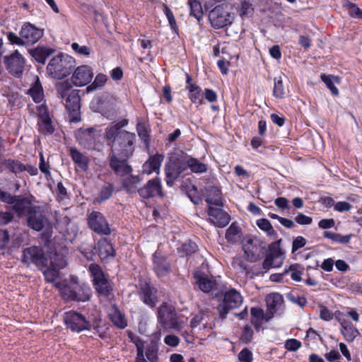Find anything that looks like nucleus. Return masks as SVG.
<instances>
[{
	"label": "nucleus",
	"instance_id": "1",
	"mask_svg": "<svg viewBox=\"0 0 362 362\" xmlns=\"http://www.w3.org/2000/svg\"><path fill=\"white\" fill-rule=\"evenodd\" d=\"M129 123L122 119L111 123L106 129L105 138L110 146V153L124 158H130L135 150L136 134L122 129Z\"/></svg>",
	"mask_w": 362,
	"mask_h": 362
},
{
	"label": "nucleus",
	"instance_id": "2",
	"mask_svg": "<svg viewBox=\"0 0 362 362\" xmlns=\"http://www.w3.org/2000/svg\"><path fill=\"white\" fill-rule=\"evenodd\" d=\"M55 88L58 97L65 100L64 105L69 112V121L71 122L81 121L80 90L71 89V85L68 81L57 83Z\"/></svg>",
	"mask_w": 362,
	"mask_h": 362
},
{
	"label": "nucleus",
	"instance_id": "3",
	"mask_svg": "<svg viewBox=\"0 0 362 362\" xmlns=\"http://www.w3.org/2000/svg\"><path fill=\"white\" fill-rule=\"evenodd\" d=\"M75 66L76 62L72 57L60 53L50 59L47 71L53 78L63 79L72 72Z\"/></svg>",
	"mask_w": 362,
	"mask_h": 362
},
{
	"label": "nucleus",
	"instance_id": "4",
	"mask_svg": "<svg viewBox=\"0 0 362 362\" xmlns=\"http://www.w3.org/2000/svg\"><path fill=\"white\" fill-rule=\"evenodd\" d=\"M232 6L226 1H220L209 13V20L215 29H221L232 24L234 16Z\"/></svg>",
	"mask_w": 362,
	"mask_h": 362
},
{
	"label": "nucleus",
	"instance_id": "5",
	"mask_svg": "<svg viewBox=\"0 0 362 362\" xmlns=\"http://www.w3.org/2000/svg\"><path fill=\"white\" fill-rule=\"evenodd\" d=\"M92 315L85 316L75 310L65 312L63 315V321L66 328L73 332L80 333L90 328Z\"/></svg>",
	"mask_w": 362,
	"mask_h": 362
},
{
	"label": "nucleus",
	"instance_id": "6",
	"mask_svg": "<svg viewBox=\"0 0 362 362\" xmlns=\"http://www.w3.org/2000/svg\"><path fill=\"white\" fill-rule=\"evenodd\" d=\"M60 293L64 299L70 301L85 302L90 300L91 295L90 288L88 286L77 283L64 285L60 288Z\"/></svg>",
	"mask_w": 362,
	"mask_h": 362
},
{
	"label": "nucleus",
	"instance_id": "7",
	"mask_svg": "<svg viewBox=\"0 0 362 362\" xmlns=\"http://www.w3.org/2000/svg\"><path fill=\"white\" fill-rule=\"evenodd\" d=\"M88 269L93 278V285L97 292L100 296H110L112 291V286L101 267L98 264H90Z\"/></svg>",
	"mask_w": 362,
	"mask_h": 362
},
{
	"label": "nucleus",
	"instance_id": "8",
	"mask_svg": "<svg viewBox=\"0 0 362 362\" xmlns=\"http://www.w3.org/2000/svg\"><path fill=\"white\" fill-rule=\"evenodd\" d=\"M243 298L241 294L234 288L226 291L222 301L217 306V310L221 319L224 320L231 310L241 305Z\"/></svg>",
	"mask_w": 362,
	"mask_h": 362
},
{
	"label": "nucleus",
	"instance_id": "9",
	"mask_svg": "<svg viewBox=\"0 0 362 362\" xmlns=\"http://www.w3.org/2000/svg\"><path fill=\"white\" fill-rule=\"evenodd\" d=\"M22 262L28 265L32 263L38 269H43L48 266L49 259L41 247L31 246L23 250Z\"/></svg>",
	"mask_w": 362,
	"mask_h": 362
},
{
	"label": "nucleus",
	"instance_id": "10",
	"mask_svg": "<svg viewBox=\"0 0 362 362\" xmlns=\"http://www.w3.org/2000/svg\"><path fill=\"white\" fill-rule=\"evenodd\" d=\"M25 216L28 226L33 230L40 231L49 223L48 218L40 206H29Z\"/></svg>",
	"mask_w": 362,
	"mask_h": 362
},
{
	"label": "nucleus",
	"instance_id": "11",
	"mask_svg": "<svg viewBox=\"0 0 362 362\" xmlns=\"http://www.w3.org/2000/svg\"><path fill=\"white\" fill-rule=\"evenodd\" d=\"M247 260L256 262L260 259L266 251L264 243L257 237H248L243 245Z\"/></svg>",
	"mask_w": 362,
	"mask_h": 362
},
{
	"label": "nucleus",
	"instance_id": "12",
	"mask_svg": "<svg viewBox=\"0 0 362 362\" xmlns=\"http://www.w3.org/2000/svg\"><path fill=\"white\" fill-rule=\"evenodd\" d=\"M158 320L164 328L175 331H180L183 328V322L178 320L176 312L165 303L158 310Z\"/></svg>",
	"mask_w": 362,
	"mask_h": 362
},
{
	"label": "nucleus",
	"instance_id": "13",
	"mask_svg": "<svg viewBox=\"0 0 362 362\" xmlns=\"http://www.w3.org/2000/svg\"><path fill=\"white\" fill-rule=\"evenodd\" d=\"M186 170V160L177 157H170L165 165L166 184L172 186L175 180Z\"/></svg>",
	"mask_w": 362,
	"mask_h": 362
},
{
	"label": "nucleus",
	"instance_id": "14",
	"mask_svg": "<svg viewBox=\"0 0 362 362\" xmlns=\"http://www.w3.org/2000/svg\"><path fill=\"white\" fill-rule=\"evenodd\" d=\"M87 223L90 229L98 235H109L112 230L105 216L100 211H93L88 215Z\"/></svg>",
	"mask_w": 362,
	"mask_h": 362
},
{
	"label": "nucleus",
	"instance_id": "15",
	"mask_svg": "<svg viewBox=\"0 0 362 362\" xmlns=\"http://www.w3.org/2000/svg\"><path fill=\"white\" fill-rule=\"evenodd\" d=\"M4 62L10 74L17 78L22 76L25 61L18 50H16L8 56H5Z\"/></svg>",
	"mask_w": 362,
	"mask_h": 362
},
{
	"label": "nucleus",
	"instance_id": "16",
	"mask_svg": "<svg viewBox=\"0 0 362 362\" xmlns=\"http://www.w3.org/2000/svg\"><path fill=\"white\" fill-rule=\"evenodd\" d=\"M37 127L40 133L45 136L52 135L55 127L52 123V118L49 115L48 107L45 105H41L37 107Z\"/></svg>",
	"mask_w": 362,
	"mask_h": 362
},
{
	"label": "nucleus",
	"instance_id": "17",
	"mask_svg": "<svg viewBox=\"0 0 362 362\" xmlns=\"http://www.w3.org/2000/svg\"><path fill=\"white\" fill-rule=\"evenodd\" d=\"M129 158L110 153L108 156L109 166L116 175L124 177L133 171L132 166L128 163Z\"/></svg>",
	"mask_w": 362,
	"mask_h": 362
},
{
	"label": "nucleus",
	"instance_id": "18",
	"mask_svg": "<svg viewBox=\"0 0 362 362\" xmlns=\"http://www.w3.org/2000/svg\"><path fill=\"white\" fill-rule=\"evenodd\" d=\"M158 289L148 282L139 285V296L141 300L150 308H154L159 301Z\"/></svg>",
	"mask_w": 362,
	"mask_h": 362
},
{
	"label": "nucleus",
	"instance_id": "19",
	"mask_svg": "<svg viewBox=\"0 0 362 362\" xmlns=\"http://www.w3.org/2000/svg\"><path fill=\"white\" fill-rule=\"evenodd\" d=\"M139 195L146 199H148L156 196L163 197L162 191L161 180L158 177L148 180V182L142 187L137 189Z\"/></svg>",
	"mask_w": 362,
	"mask_h": 362
},
{
	"label": "nucleus",
	"instance_id": "20",
	"mask_svg": "<svg viewBox=\"0 0 362 362\" xmlns=\"http://www.w3.org/2000/svg\"><path fill=\"white\" fill-rule=\"evenodd\" d=\"M19 35L23 38L25 45H33L42 37L44 29L39 28L30 23H25L21 28Z\"/></svg>",
	"mask_w": 362,
	"mask_h": 362
},
{
	"label": "nucleus",
	"instance_id": "21",
	"mask_svg": "<svg viewBox=\"0 0 362 362\" xmlns=\"http://www.w3.org/2000/svg\"><path fill=\"white\" fill-rule=\"evenodd\" d=\"M4 203L11 205L13 210L18 216H21L25 213L27 214V210L31 204V201L27 197L13 195L8 192Z\"/></svg>",
	"mask_w": 362,
	"mask_h": 362
},
{
	"label": "nucleus",
	"instance_id": "22",
	"mask_svg": "<svg viewBox=\"0 0 362 362\" xmlns=\"http://www.w3.org/2000/svg\"><path fill=\"white\" fill-rule=\"evenodd\" d=\"M93 72L90 66L82 65L77 67L71 77L72 83L78 87L88 84L93 79Z\"/></svg>",
	"mask_w": 362,
	"mask_h": 362
},
{
	"label": "nucleus",
	"instance_id": "23",
	"mask_svg": "<svg viewBox=\"0 0 362 362\" xmlns=\"http://www.w3.org/2000/svg\"><path fill=\"white\" fill-rule=\"evenodd\" d=\"M222 207L210 206L207 211L210 222L218 228H224L230 221V216L222 209Z\"/></svg>",
	"mask_w": 362,
	"mask_h": 362
},
{
	"label": "nucleus",
	"instance_id": "24",
	"mask_svg": "<svg viewBox=\"0 0 362 362\" xmlns=\"http://www.w3.org/2000/svg\"><path fill=\"white\" fill-rule=\"evenodd\" d=\"M153 269L158 277H163L168 275L172 269L167 257L160 252L156 251L153 255Z\"/></svg>",
	"mask_w": 362,
	"mask_h": 362
},
{
	"label": "nucleus",
	"instance_id": "25",
	"mask_svg": "<svg viewBox=\"0 0 362 362\" xmlns=\"http://www.w3.org/2000/svg\"><path fill=\"white\" fill-rule=\"evenodd\" d=\"M96 129L93 127L87 129L80 128L75 133V137L78 144L86 148H91L95 142Z\"/></svg>",
	"mask_w": 362,
	"mask_h": 362
},
{
	"label": "nucleus",
	"instance_id": "26",
	"mask_svg": "<svg viewBox=\"0 0 362 362\" xmlns=\"http://www.w3.org/2000/svg\"><path fill=\"white\" fill-rule=\"evenodd\" d=\"M23 168H24V163L19 160L11 158H0V173L6 171L18 177V175L23 173Z\"/></svg>",
	"mask_w": 362,
	"mask_h": 362
},
{
	"label": "nucleus",
	"instance_id": "27",
	"mask_svg": "<svg viewBox=\"0 0 362 362\" xmlns=\"http://www.w3.org/2000/svg\"><path fill=\"white\" fill-rule=\"evenodd\" d=\"M163 159V154L156 153L150 156L142 165L141 175H150L153 172L158 173Z\"/></svg>",
	"mask_w": 362,
	"mask_h": 362
},
{
	"label": "nucleus",
	"instance_id": "28",
	"mask_svg": "<svg viewBox=\"0 0 362 362\" xmlns=\"http://www.w3.org/2000/svg\"><path fill=\"white\" fill-rule=\"evenodd\" d=\"M282 256L280 247L275 243L269 245V254L266 256L262 263V267L264 269H269L270 267H276L279 265L274 263V261Z\"/></svg>",
	"mask_w": 362,
	"mask_h": 362
},
{
	"label": "nucleus",
	"instance_id": "29",
	"mask_svg": "<svg viewBox=\"0 0 362 362\" xmlns=\"http://www.w3.org/2000/svg\"><path fill=\"white\" fill-rule=\"evenodd\" d=\"M69 156L75 165L83 172L88 170L89 158L84 153L80 152L76 147H71L69 150Z\"/></svg>",
	"mask_w": 362,
	"mask_h": 362
},
{
	"label": "nucleus",
	"instance_id": "30",
	"mask_svg": "<svg viewBox=\"0 0 362 362\" xmlns=\"http://www.w3.org/2000/svg\"><path fill=\"white\" fill-rule=\"evenodd\" d=\"M115 99L112 96L105 95L102 97L100 100V112L104 117L110 118L115 113Z\"/></svg>",
	"mask_w": 362,
	"mask_h": 362
},
{
	"label": "nucleus",
	"instance_id": "31",
	"mask_svg": "<svg viewBox=\"0 0 362 362\" xmlns=\"http://www.w3.org/2000/svg\"><path fill=\"white\" fill-rule=\"evenodd\" d=\"M194 278L196 279V284L199 289L204 293H209L213 291L216 285V281L209 279L206 274L195 273Z\"/></svg>",
	"mask_w": 362,
	"mask_h": 362
},
{
	"label": "nucleus",
	"instance_id": "32",
	"mask_svg": "<svg viewBox=\"0 0 362 362\" xmlns=\"http://www.w3.org/2000/svg\"><path fill=\"white\" fill-rule=\"evenodd\" d=\"M98 255L101 259H107L115 256V251L111 243L106 238H101L98 243Z\"/></svg>",
	"mask_w": 362,
	"mask_h": 362
},
{
	"label": "nucleus",
	"instance_id": "33",
	"mask_svg": "<svg viewBox=\"0 0 362 362\" xmlns=\"http://www.w3.org/2000/svg\"><path fill=\"white\" fill-rule=\"evenodd\" d=\"M207 197L205 199L208 204V208L210 206H223L221 191L218 187L211 186L207 189Z\"/></svg>",
	"mask_w": 362,
	"mask_h": 362
},
{
	"label": "nucleus",
	"instance_id": "34",
	"mask_svg": "<svg viewBox=\"0 0 362 362\" xmlns=\"http://www.w3.org/2000/svg\"><path fill=\"white\" fill-rule=\"evenodd\" d=\"M122 181V185L126 192L129 194L137 192V185L143 180L142 175H133L131 173Z\"/></svg>",
	"mask_w": 362,
	"mask_h": 362
},
{
	"label": "nucleus",
	"instance_id": "35",
	"mask_svg": "<svg viewBox=\"0 0 362 362\" xmlns=\"http://www.w3.org/2000/svg\"><path fill=\"white\" fill-rule=\"evenodd\" d=\"M266 303L267 310L272 315H274L284 303L283 296L279 293H271L267 296Z\"/></svg>",
	"mask_w": 362,
	"mask_h": 362
},
{
	"label": "nucleus",
	"instance_id": "36",
	"mask_svg": "<svg viewBox=\"0 0 362 362\" xmlns=\"http://www.w3.org/2000/svg\"><path fill=\"white\" fill-rule=\"evenodd\" d=\"M54 52V49L47 47H37L36 48L29 49V53L35 60L42 64H45L47 57H49Z\"/></svg>",
	"mask_w": 362,
	"mask_h": 362
},
{
	"label": "nucleus",
	"instance_id": "37",
	"mask_svg": "<svg viewBox=\"0 0 362 362\" xmlns=\"http://www.w3.org/2000/svg\"><path fill=\"white\" fill-rule=\"evenodd\" d=\"M341 332L347 341H353L358 334L357 329L349 320H343L341 322Z\"/></svg>",
	"mask_w": 362,
	"mask_h": 362
},
{
	"label": "nucleus",
	"instance_id": "38",
	"mask_svg": "<svg viewBox=\"0 0 362 362\" xmlns=\"http://www.w3.org/2000/svg\"><path fill=\"white\" fill-rule=\"evenodd\" d=\"M114 191V185L112 183L106 182L102 186L98 192L94 202L100 204L109 199Z\"/></svg>",
	"mask_w": 362,
	"mask_h": 362
},
{
	"label": "nucleus",
	"instance_id": "39",
	"mask_svg": "<svg viewBox=\"0 0 362 362\" xmlns=\"http://www.w3.org/2000/svg\"><path fill=\"white\" fill-rule=\"evenodd\" d=\"M28 93L32 97L35 103H39L43 100V89L38 77L28 90Z\"/></svg>",
	"mask_w": 362,
	"mask_h": 362
},
{
	"label": "nucleus",
	"instance_id": "40",
	"mask_svg": "<svg viewBox=\"0 0 362 362\" xmlns=\"http://www.w3.org/2000/svg\"><path fill=\"white\" fill-rule=\"evenodd\" d=\"M321 80L325 83L327 88L330 90L332 94L337 96L339 93L338 88L334 86V82L339 83L340 78L339 76H334L332 75H326L322 74L320 75Z\"/></svg>",
	"mask_w": 362,
	"mask_h": 362
},
{
	"label": "nucleus",
	"instance_id": "41",
	"mask_svg": "<svg viewBox=\"0 0 362 362\" xmlns=\"http://www.w3.org/2000/svg\"><path fill=\"white\" fill-rule=\"evenodd\" d=\"M187 169L189 168L194 173H204L207 171V165L197 158L189 157L186 160Z\"/></svg>",
	"mask_w": 362,
	"mask_h": 362
},
{
	"label": "nucleus",
	"instance_id": "42",
	"mask_svg": "<svg viewBox=\"0 0 362 362\" xmlns=\"http://www.w3.org/2000/svg\"><path fill=\"white\" fill-rule=\"evenodd\" d=\"M197 245L191 240H189L183 243L181 246L177 248V252L180 257H184L194 254L197 252Z\"/></svg>",
	"mask_w": 362,
	"mask_h": 362
},
{
	"label": "nucleus",
	"instance_id": "43",
	"mask_svg": "<svg viewBox=\"0 0 362 362\" xmlns=\"http://www.w3.org/2000/svg\"><path fill=\"white\" fill-rule=\"evenodd\" d=\"M257 226L263 231L266 232L268 236L276 238V231L273 228L270 221L264 218H259L256 222Z\"/></svg>",
	"mask_w": 362,
	"mask_h": 362
},
{
	"label": "nucleus",
	"instance_id": "44",
	"mask_svg": "<svg viewBox=\"0 0 362 362\" xmlns=\"http://www.w3.org/2000/svg\"><path fill=\"white\" fill-rule=\"evenodd\" d=\"M90 321H92V325L90 326V328L88 329V331L93 330V334L95 335L98 336L101 339H104L106 337V332L103 329L102 326L100 325L101 322V320L95 316L92 315L90 317Z\"/></svg>",
	"mask_w": 362,
	"mask_h": 362
},
{
	"label": "nucleus",
	"instance_id": "45",
	"mask_svg": "<svg viewBox=\"0 0 362 362\" xmlns=\"http://www.w3.org/2000/svg\"><path fill=\"white\" fill-rule=\"evenodd\" d=\"M110 319L112 324L119 329H124L127 325L124 316L117 309L110 314Z\"/></svg>",
	"mask_w": 362,
	"mask_h": 362
},
{
	"label": "nucleus",
	"instance_id": "46",
	"mask_svg": "<svg viewBox=\"0 0 362 362\" xmlns=\"http://www.w3.org/2000/svg\"><path fill=\"white\" fill-rule=\"evenodd\" d=\"M188 4L190 8V16H194L199 22L203 17L201 3L197 0H188Z\"/></svg>",
	"mask_w": 362,
	"mask_h": 362
},
{
	"label": "nucleus",
	"instance_id": "47",
	"mask_svg": "<svg viewBox=\"0 0 362 362\" xmlns=\"http://www.w3.org/2000/svg\"><path fill=\"white\" fill-rule=\"evenodd\" d=\"M342 6L351 18L362 19V10L356 4L345 1Z\"/></svg>",
	"mask_w": 362,
	"mask_h": 362
},
{
	"label": "nucleus",
	"instance_id": "48",
	"mask_svg": "<svg viewBox=\"0 0 362 362\" xmlns=\"http://www.w3.org/2000/svg\"><path fill=\"white\" fill-rule=\"evenodd\" d=\"M325 238L331 239L332 241L341 244H347L350 242L351 234L347 235H342L339 233H334L330 231H325L323 233Z\"/></svg>",
	"mask_w": 362,
	"mask_h": 362
},
{
	"label": "nucleus",
	"instance_id": "49",
	"mask_svg": "<svg viewBox=\"0 0 362 362\" xmlns=\"http://www.w3.org/2000/svg\"><path fill=\"white\" fill-rule=\"evenodd\" d=\"M107 76L103 74H98L96 75L93 82L87 86L86 91L91 92L94 90L103 87L107 81Z\"/></svg>",
	"mask_w": 362,
	"mask_h": 362
},
{
	"label": "nucleus",
	"instance_id": "50",
	"mask_svg": "<svg viewBox=\"0 0 362 362\" xmlns=\"http://www.w3.org/2000/svg\"><path fill=\"white\" fill-rule=\"evenodd\" d=\"M285 90L283 85V81L281 76L274 78L273 89V95L276 98L281 99L285 96Z\"/></svg>",
	"mask_w": 362,
	"mask_h": 362
},
{
	"label": "nucleus",
	"instance_id": "51",
	"mask_svg": "<svg viewBox=\"0 0 362 362\" xmlns=\"http://www.w3.org/2000/svg\"><path fill=\"white\" fill-rule=\"evenodd\" d=\"M43 275L47 283H53L59 277V272L58 269L50 265L49 267L47 266L45 268Z\"/></svg>",
	"mask_w": 362,
	"mask_h": 362
},
{
	"label": "nucleus",
	"instance_id": "52",
	"mask_svg": "<svg viewBox=\"0 0 362 362\" xmlns=\"http://www.w3.org/2000/svg\"><path fill=\"white\" fill-rule=\"evenodd\" d=\"M158 346L156 343L151 341L147 346L146 356L150 362H157L158 361Z\"/></svg>",
	"mask_w": 362,
	"mask_h": 362
},
{
	"label": "nucleus",
	"instance_id": "53",
	"mask_svg": "<svg viewBox=\"0 0 362 362\" xmlns=\"http://www.w3.org/2000/svg\"><path fill=\"white\" fill-rule=\"evenodd\" d=\"M136 131L140 139L147 145L150 141V134L147 127L143 122H138Z\"/></svg>",
	"mask_w": 362,
	"mask_h": 362
},
{
	"label": "nucleus",
	"instance_id": "54",
	"mask_svg": "<svg viewBox=\"0 0 362 362\" xmlns=\"http://www.w3.org/2000/svg\"><path fill=\"white\" fill-rule=\"evenodd\" d=\"M240 232L241 229L238 226L237 223L233 222L226 231V239L229 242H233L235 240V236Z\"/></svg>",
	"mask_w": 362,
	"mask_h": 362
},
{
	"label": "nucleus",
	"instance_id": "55",
	"mask_svg": "<svg viewBox=\"0 0 362 362\" xmlns=\"http://www.w3.org/2000/svg\"><path fill=\"white\" fill-rule=\"evenodd\" d=\"M50 264L52 267H55L59 270L66 266V262L64 255L55 253L54 258H50Z\"/></svg>",
	"mask_w": 362,
	"mask_h": 362
},
{
	"label": "nucleus",
	"instance_id": "56",
	"mask_svg": "<svg viewBox=\"0 0 362 362\" xmlns=\"http://www.w3.org/2000/svg\"><path fill=\"white\" fill-rule=\"evenodd\" d=\"M286 297L288 300L299 305L300 308H303L307 304V299L305 297L296 296L293 292L286 293Z\"/></svg>",
	"mask_w": 362,
	"mask_h": 362
},
{
	"label": "nucleus",
	"instance_id": "57",
	"mask_svg": "<svg viewBox=\"0 0 362 362\" xmlns=\"http://www.w3.org/2000/svg\"><path fill=\"white\" fill-rule=\"evenodd\" d=\"M251 313V320H265L267 322L272 317L268 318L265 317L263 309L259 307H252L250 310Z\"/></svg>",
	"mask_w": 362,
	"mask_h": 362
},
{
	"label": "nucleus",
	"instance_id": "58",
	"mask_svg": "<svg viewBox=\"0 0 362 362\" xmlns=\"http://www.w3.org/2000/svg\"><path fill=\"white\" fill-rule=\"evenodd\" d=\"M253 334L252 329L250 325H247L243 327L240 339L245 344H249L253 338Z\"/></svg>",
	"mask_w": 362,
	"mask_h": 362
},
{
	"label": "nucleus",
	"instance_id": "59",
	"mask_svg": "<svg viewBox=\"0 0 362 362\" xmlns=\"http://www.w3.org/2000/svg\"><path fill=\"white\" fill-rule=\"evenodd\" d=\"M164 11H165L166 17L168 20V23L170 26V28L172 29V30L173 32L177 33L178 29H177V25L176 24V21H175V19L173 12L167 6H165Z\"/></svg>",
	"mask_w": 362,
	"mask_h": 362
},
{
	"label": "nucleus",
	"instance_id": "60",
	"mask_svg": "<svg viewBox=\"0 0 362 362\" xmlns=\"http://www.w3.org/2000/svg\"><path fill=\"white\" fill-rule=\"evenodd\" d=\"M238 360L240 362H252L253 355L252 351L247 348H244L238 354Z\"/></svg>",
	"mask_w": 362,
	"mask_h": 362
},
{
	"label": "nucleus",
	"instance_id": "61",
	"mask_svg": "<svg viewBox=\"0 0 362 362\" xmlns=\"http://www.w3.org/2000/svg\"><path fill=\"white\" fill-rule=\"evenodd\" d=\"M302 344L296 339H289L285 342V348L290 351H296L301 347Z\"/></svg>",
	"mask_w": 362,
	"mask_h": 362
},
{
	"label": "nucleus",
	"instance_id": "62",
	"mask_svg": "<svg viewBox=\"0 0 362 362\" xmlns=\"http://www.w3.org/2000/svg\"><path fill=\"white\" fill-rule=\"evenodd\" d=\"M14 218L13 213L11 211H0V226H5L11 223Z\"/></svg>",
	"mask_w": 362,
	"mask_h": 362
},
{
	"label": "nucleus",
	"instance_id": "63",
	"mask_svg": "<svg viewBox=\"0 0 362 362\" xmlns=\"http://www.w3.org/2000/svg\"><path fill=\"white\" fill-rule=\"evenodd\" d=\"M189 98L194 103H198L199 105L203 104L204 101L202 95V88H199L197 90L189 93Z\"/></svg>",
	"mask_w": 362,
	"mask_h": 362
},
{
	"label": "nucleus",
	"instance_id": "64",
	"mask_svg": "<svg viewBox=\"0 0 362 362\" xmlns=\"http://www.w3.org/2000/svg\"><path fill=\"white\" fill-rule=\"evenodd\" d=\"M7 38L9 42L11 45H24V40L23 38L19 35L18 36L16 33L13 32H8L7 33Z\"/></svg>",
	"mask_w": 362,
	"mask_h": 362
}]
</instances>
